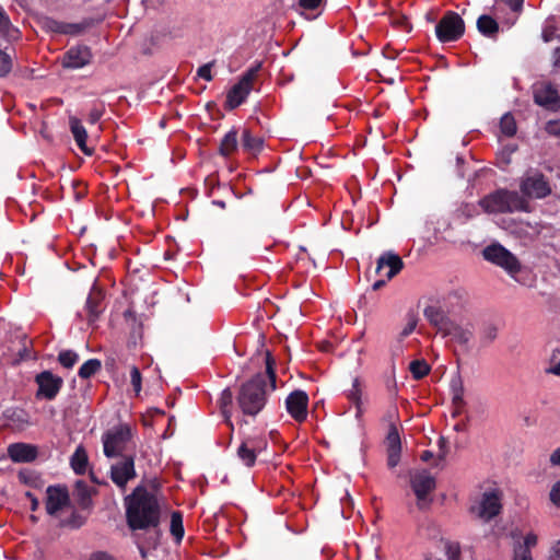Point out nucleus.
<instances>
[{"instance_id":"obj_1","label":"nucleus","mask_w":560,"mask_h":560,"mask_svg":"<svg viewBox=\"0 0 560 560\" xmlns=\"http://www.w3.org/2000/svg\"><path fill=\"white\" fill-rule=\"evenodd\" d=\"M275 361L269 352L266 355V375L257 373L243 383L236 396L240 410L245 416L256 417L266 406L268 392L276 389Z\"/></svg>"},{"instance_id":"obj_2","label":"nucleus","mask_w":560,"mask_h":560,"mask_svg":"<svg viewBox=\"0 0 560 560\" xmlns=\"http://www.w3.org/2000/svg\"><path fill=\"white\" fill-rule=\"evenodd\" d=\"M127 525L131 530L154 529L160 525L161 508L156 497L145 487H136L125 497Z\"/></svg>"},{"instance_id":"obj_3","label":"nucleus","mask_w":560,"mask_h":560,"mask_svg":"<svg viewBox=\"0 0 560 560\" xmlns=\"http://www.w3.org/2000/svg\"><path fill=\"white\" fill-rule=\"evenodd\" d=\"M479 205L488 213H513L527 212L529 206L527 200L516 191L499 189L486 196Z\"/></svg>"},{"instance_id":"obj_4","label":"nucleus","mask_w":560,"mask_h":560,"mask_svg":"<svg viewBox=\"0 0 560 560\" xmlns=\"http://www.w3.org/2000/svg\"><path fill=\"white\" fill-rule=\"evenodd\" d=\"M131 439L132 430L128 423L112 427L102 435L104 455L107 458L122 457Z\"/></svg>"},{"instance_id":"obj_5","label":"nucleus","mask_w":560,"mask_h":560,"mask_svg":"<svg viewBox=\"0 0 560 560\" xmlns=\"http://www.w3.org/2000/svg\"><path fill=\"white\" fill-rule=\"evenodd\" d=\"M485 260L504 269L512 278L521 271L517 257L500 243H492L482 250Z\"/></svg>"},{"instance_id":"obj_6","label":"nucleus","mask_w":560,"mask_h":560,"mask_svg":"<svg viewBox=\"0 0 560 560\" xmlns=\"http://www.w3.org/2000/svg\"><path fill=\"white\" fill-rule=\"evenodd\" d=\"M464 33L465 22L454 11H446L435 25V36L442 44L457 42L463 37Z\"/></svg>"},{"instance_id":"obj_7","label":"nucleus","mask_w":560,"mask_h":560,"mask_svg":"<svg viewBox=\"0 0 560 560\" xmlns=\"http://www.w3.org/2000/svg\"><path fill=\"white\" fill-rule=\"evenodd\" d=\"M502 493L499 489H490L481 494L480 501L470 508V512L483 522H490L501 513Z\"/></svg>"},{"instance_id":"obj_8","label":"nucleus","mask_w":560,"mask_h":560,"mask_svg":"<svg viewBox=\"0 0 560 560\" xmlns=\"http://www.w3.org/2000/svg\"><path fill=\"white\" fill-rule=\"evenodd\" d=\"M37 23L46 33L75 36L89 28L92 25V20L85 19L80 23H67L51 16L42 15L37 19Z\"/></svg>"},{"instance_id":"obj_9","label":"nucleus","mask_w":560,"mask_h":560,"mask_svg":"<svg viewBox=\"0 0 560 560\" xmlns=\"http://www.w3.org/2000/svg\"><path fill=\"white\" fill-rule=\"evenodd\" d=\"M520 189L528 198L542 199L550 195L551 187L538 171H528L521 179Z\"/></svg>"},{"instance_id":"obj_10","label":"nucleus","mask_w":560,"mask_h":560,"mask_svg":"<svg viewBox=\"0 0 560 560\" xmlns=\"http://www.w3.org/2000/svg\"><path fill=\"white\" fill-rule=\"evenodd\" d=\"M410 486L417 497L418 508L422 510L429 506L432 500L428 497L436 487L435 478L428 470H421L411 476Z\"/></svg>"},{"instance_id":"obj_11","label":"nucleus","mask_w":560,"mask_h":560,"mask_svg":"<svg viewBox=\"0 0 560 560\" xmlns=\"http://www.w3.org/2000/svg\"><path fill=\"white\" fill-rule=\"evenodd\" d=\"M37 384L36 398L54 400L63 386L62 377L54 374L51 371L45 370L35 376Z\"/></svg>"},{"instance_id":"obj_12","label":"nucleus","mask_w":560,"mask_h":560,"mask_svg":"<svg viewBox=\"0 0 560 560\" xmlns=\"http://www.w3.org/2000/svg\"><path fill=\"white\" fill-rule=\"evenodd\" d=\"M110 479L120 489H125L127 483L136 478L135 456L125 455L120 460L110 466Z\"/></svg>"},{"instance_id":"obj_13","label":"nucleus","mask_w":560,"mask_h":560,"mask_svg":"<svg viewBox=\"0 0 560 560\" xmlns=\"http://www.w3.org/2000/svg\"><path fill=\"white\" fill-rule=\"evenodd\" d=\"M534 102L548 109L556 112L560 108V96L557 89L550 82L537 83L533 88Z\"/></svg>"},{"instance_id":"obj_14","label":"nucleus","mask_w":560,"mask_h":560,"mask_svg":"<svg viewBox=\"0 0 560 560\" xmlns=\"http://www.w3.org/2000/svg\"><path fill=\"white\" fill-rule=\"evenodd\" d=\"M308 396L302 389H295L285 398V408L288 413L298 422H302L307 417Z\"/></svg>"},{"instance_id":"obj_15","label":"nucleus","mask_w":560,"mask_h":560,"mask_svg":"<svg viewBox=\"0 0 560 560\" xmlns=\"http://www.w3.org/2000/svg\"><path fill=\"white\" fill-rule=\"evenodd\" d=\"M46 512L55 515L70 502L69 492L63 486H49L46 490Z\"/></svg>"},{"instance_id":"obj_16","label":"nucleus","mask_w":560,"mask_h":560,"mask_svg":"<svg viewBox=\"0 0 560 560\" xmlns=\"http://www.w3.org/2000/svg\"><path fill=\"white\" fill-rule=\"evenodd\" d=\"M92 58L91 50L85 45H78L67 50L62 58V66L68 69H80L89 65Z\"/></svg>"},{"instance_id":"obj_17","label":"nucleus","mask_w":560,"mask_h":560,"mask_svg":"<svg viewBox=\"0 0 560 560\" xmlns=\"http://www.w3.org/2000/svg\"><path fill=\"white\" fill-rule=\"evenodd\" d=\"M402 267L404 261L397 254L386 252L378 257L375 271L377 275H382V271L385 268H388L385 277L387 280H390L402 269Z\"/></svg>"},{"instance_id":"obj_18","label":"nucleus","mask_w":560,"mask_h":560,"mask_svg":"<svg viewBox=\"0 0 560 560\" xmlns=\"http://www.w3.org/2000/svg\"><path fill=\"white\" fill-rule=\"evenodd\" d=\"M387 465L389 468H394L400 460L401 442L397 428L390 424L387 436Z\"/></svg>"},{"instance_id":"obj_19","label":"nucleus","mask_w":560,"mask_h":560,"mask_svg":"<svg viewBox=\"0 0 560 560\" xmlns=\"http://www.w3.org/2000/svg\"><path fill=\"white\" fill-rule=\"evenodd\" d=\"M103 311V293L98 290H92L85 302L88 324L90 326L95 325Z\"/></svg>"},{"instance_id":"obj_20","label":"nucleus","mask_w":560,"mask_h":560,"mask_svg":"<svg viewBox=\"0 0 560 560\" xmlns=\"http://www.w3.org/2000/svg\"><path fill=\"white\" fill-rule=\"evenodd\" d=\"M8 455L14 463H30L37 457V448L31 444L14 443L9 445Z\"/></svg>"},{"instance_id":"obj_21","label":"nucleus","mask_w":560,"mask_h":560,"mask_svg":"<svg viewBox=\"0 0 560 560\" xmlns=\"http://www.w3.org/2000/svg\"><path fill=\"white\" fill-rule=\"evenodd\" d=\"M474 336V325L467 323L459 325L455 322H451L450 326L443 334V337H451L454 341L460 345H467Z\"/></svg>"},{"instance_id":"obj_22","label":"nucleus","mask_w":560,"mask_h":560,"mask_svg":"<svg viewBox=\"0 0 560 560\" xmlns=\"http://www.w3.org/2000/svg\"><path fill=\"white\" fill-rule=\"evenodd\" d=\"M423 315L442 335L452 322L442 308L434 305H428L423 311Z\"/></svg>"},{"instance_id":"obj_23","label":"nucleus","mask_w":560,"mask_h":560,"mask_svg":"<svg viewBox=\"0 0 560 560\" xmlns=\"http://www.w3.org/2000/svg\"><path fill=\"white\" fill-rule=\"evenodd\" d=\"M250 91L252 89L244 85V83L237 82L234 84L226 95L225 108L232 110L238 107L245 102Z\"/></svg>"},{"instance_id":"obj_24","label":"nucleus","mask_w":560,"mask_h":560,"mask_svg":"<svg viewBox=\"0 0 560 560\" xmlns=\"http://www.w3.org/2000/svg\"><path fill=\"white\" fill-rule=\"evenodd\" d=\"M427 230L433 233L434 241L444 238V233L452 228L451 221L445 217H430L425 222Z\"/></svg>"},{"instance_id":"obj_25","label":"nucleus","mask_w":560,"mask_h":560,"mask_svg":"<svg viewBox=\"0 0 560 560\" xmlns=\"http://www.w3.org/2000/svg\"><path fill=\"white\" fill-rule=\"evenodd\" d=\"M70 130L74 138L77 145L81 149L82 152L90 155L92 151H90L86 147L88 132L81 120L77 117H70L69 119Z\"/></svg>"},{"instance_id":"obj_26","label":"nucleus","mask_w":560,"mask_h":560,"mask_svg":"<svg viewBox=\"0 0 560 560\" xmlns=\"http://www.w3.org/2000/svg\"><path fill=\"white\" fill-rule=\"evenodd\" d=\"M478 32L488 38H495L499 33V23L490 15L482 14L477 20Z\"/></svg>"},{"instance_id":"obj_27","label":"nucleus","mask_w":560,"mask_h":560,"mask_svg":"<svg viewBox=\"0 0 560 560\" xmlns=\"http://www.w3.org/2000/svg\"><path fill=\"white\" fill-rule=\"evenodd\" d=\"M242 147L245 151L257 154L264 147V140L261 137L254 136L249 130L245 129L242 136Z\"/></svg>"},{"instance_id":"obj_28","label":"nucleus","mask_w":560,"mask_h":560,"mask_svg":"<svg viewBox=\"0 0 560 560\" xmlns=\"http://www.w3.org/2000/svg\"><path fill=\"white\" fill-rule=\"evenodd\" d=\"M0 35L3 36L8 40H15L19 38L20 32L16 27H14L4 12V10L0 7Z\"/></svg>"},{"instance_id":"obj_29","label":"nucleus","mask_w":560,"mask_h":560,"mask_svg":"<svg viewBox=\"0 0 560 560\" xmlns=\"http://www.w3.org/2000/svg\"><path fill=\"white\" fill-rule=\"evenodd\" d=\"M233 392L229 387L222 390L219 399L221 412L225 419V422L231 427V429H233V423L231 422V407L233 404Z\"/></svg>"},{"instance_id":"obj_30","label":"nucleus","mask_w":560,"mask_h":560,"mask_svg":"<svg viewBox=\"0 0 560 560\" xmlns=\"http://www.w3.org/2000/svg\"><path fill=\"white\" fill-rule=\"evenodd\" d=\"M237 457L246 466L253 467L256 463L257 455L255 454V447L250 446V442L245 440L237 447Z\"/></svg>"},{"instance_id":"obj_31","label":"nucleus","mask_w":560,"mask_h":560,"mask_svg":"<svg viewBox=\"0 0 560 560\" xmlns=\"http://www.w3.org/2000/svg\"><path fill=\"white\" fill-rule=\"evenodd\" d=\"M70 464L73 471L78 475H82L86 471L88 455L82 446L77 447L74 453L71 455Z\"/></svg>"},{"instance_id":"obj_32","label":"nucleus","mask_w":560,"mask_h":560,"mask_svg":"<svg viewBox=\"0 0 560 560\" xmlns=\"http://www.w3.org/2000/svg\"><path fill=\"white\" fill-rule=\"evenodd\" d=\"M237 148V131L231 129L221 140L219 151L223 156H229Z\"/></svg>"},{"instance_id":"obj_33","label":"nucleus","mask_w":560,"mask_h":560,"mask_svg":"<svg viewBox=\"0 0 560 560\" xmlns=\"http://www.w3.org/2000/svg\"><path fill=\"white\" fill-rule=\"evenodd\" d=\"M452 402L454 407H463L464 400V385L459 376L451 381Z\"/></svg>"},{"instance_id":"obj_34","label":"nucleus","mask_w":560,"mask_h":560,"mask_svg":"<svg viewBox=\"0 0 560 560\" xmlns=\"http://www.w3.org/2000/svg\"><path fill=\"white\" fill-rule=\"evenodd\" d=\"M101 368L102 363L98 359H89L80 366L78 375L83 380H88L98 372Z\"/></svg>"},{"instance_id":"obj_35","label":"nucleus","mask_w":560,"mask_h":560,"mask_svg":"<svg viewBox=\"0 0 560 560\" xmlns=\"http://www.w3.org/2000/svg\"><path fill=\"white\" fill-rule=\"evenodd\" d=\"M537 545V536L534 533H529L525 536L524 542L514 548V555L516 556H532L530 548Z\"/></svg>"},{"instance_id":"obj_36","label":"nucleus","mask_w":560,"mask_h":560,"mask_svg":"<svg viewBox=\"0 0 560 560\" xmlns=\"http://www.w3.org/2000/svg\"><path fill=\"white\" fill-rule=\"evenodd\" d=\"M406 325L399 334L398 342L400 343L406 337L412 334L418 325V315L413 311H409L406 315Z\"/></svg>"},{"instance_id":"obj_37","label":"nucleus","mask_w":560,"mask_h":560,"mask_svg":"<svg viewBox=\"0 0 560 560\" xmlns=\"http://www.w3.org/2000/svg\"><path fill=\"white\" fill-rule=\"evenodd\" d=\"M501 132L506 137H512L516 133V122L510 113H505L500 120Z\"/></svg>"},{"instance_id":"obj_38","label":"nucleus","mask_w":560,"mask_h":560,"mask_svg":"<svg viewBox=\"0 0 560 560\" xmlns=\"http://www.w3.org/2000/svg\"><path fill=\"white\" fill-rule=\"evenodd\" d=\"M170 530L172 535L177 539L182 540L184 536L183 517L179 512H173L171 515Z\"/></svg>"},{"instance_id":"obj_39","label":"nucleus","mask_w":560,"mask_h":560,"mask_svg":"<svg viewBox=\"0 0 560 560\" xmlns=\"http://www.w3.org/2000/svg\"><path fill=\"white\" fill-rule=\"evenodd\" d=\"M409 370L415 380H421L430 372V366L424 360H415L410 363Z\"/></svg>"},{"instance_id":"obj_40","label":"nucleus","mask_w":560,"mask_h":560,"mask_svg":"<svg viewBox=\"0 0 560 560\" xmlns=\"http://www.w3.org/2000/svg\"><path fill=\"white\" fill-rule=\"evenodd\" d=\"M79 361V354L73 350H62L58 354V362L66 369H71Z\"/></svg>"},{"instance_id":"obj_41","label":"nucleus","mask_w":560,"mask_h":560,"mask_svg":"<svg viewBox=\"0 0 560 560\" xmlns=\"http://www.w3.org/2000/svg\"><path fill=\"white\" fill-rule=\"evenodd\" d=\"M78 503L82 509H88L92 505V499L89 488L82 482L77 483Z\"/></svg>"},{"instance_id":"obj_42","label":"nucleus","mask_w":560,"mask_h":560,"mask_svg":"<svg viewBox=\"0 0 560 560\" xmlns=\"http://www.w3.org/2000/svg\"><path fill=\"white\" fill-rule=\"evenodd\" d=\"M7 417L14 423L19 425H28L30 424V416L24 409H12L8 410Z\"/></svg>"},{"instance_id":"obj_43","label":"nucleus","mask_w":560,"mask_h":560,"mask_svg":"<svg viewBox=\"0 0 560 560\" xmlns=\"http://www.w3.org/2000/svg\"><path fill=\"white\" fill-rule=\"evenodd\" d=\"M261 68V62H256L250 68H248L241 77L240 83H244V85L248 86L249 89L253 88V81L255 77L257 75L258 71Z\"/></svg>"},{"instance_id":"obj_44","label":"nucleus","mask_w":560,"mask_h":560,"mask_svg":"<svg viewBox=\"0 0 560 560\" xmlns=\"http://www.w3.org/2000/svg\"><path fill=\"white\" fill-rule=\"evenodd\" d=\"M347 397L352 404L362 401V388L359 377L353 378L352 387L348 390Z\"/></svg>"},{"instance_id":"obj_45","label":"nucleus","mask_w":560,"mask_h":560,"mask_svg":"<svg viewBox=\"0 0 560 560\" xmlns=\"http://www.w3.org/2000/svg\"><path fill=\"white\" fill-rule=\"evenodd\" d=\"M12 70V59L9 54L0 49V78L7 77Z\"/></svg>"},{"instance_id":"obj_46","label":"nucleus","mask_w":560,"mask_h":560,"mask_svg":"<svg viewBox=\"0 0 560 560\" xmlns=\"http://www.w3.org/2000/svg\"><path fill=\"white\" fill-rule=\"evenodd\" d=\"M445 553L448 560H459L460 558V546L458 542L446 541Z\"/></svg>"},{"instance_id":"obj_47","label":"nucleus","mask_w":560,"mask_h":560,"mask_svg":"<svg viewBox=\"0 0 560 560\" xmlns=\"http://www.w3.org/2000/svg\"><path fill=\"white\" fill-rule=\"evenodd\" d=\"M130 382H131V385L133 387L136 395H139V393L141 392V388H142V386H141L142 377H141L140 370L135 365L130 370Z\"/></svg>"},{"instance_id":"obj_48","label":"nucleus","mask_w":560,"mask_h":560,"mask_svg":"<svg viewBox=\"0 0 560 560\" xmlns=\"http://www.w3.org/2000/svg\"><path fill=\"white\" fill-rule=\"evenodd\" d=\"M497 336H498V328L494 325L490 324L483 328L482 334H481V339L485 345H489L497 338Z\"/></svg>"},{"instance_id":"obj_49","label":"nucleus","mask_w":560,"mask_h":560,"mask_svg":"<svg viewBox=\"0 0 560 560\" xmlns=\"http://www.w3.org/2000/svg\"><path fill=\"white\" fill-rule=\"evenodd\" d=\"M85 522V518L81 516L79 513L73 512L68 520L62 521L63 526H69L71 528H79Z\"/></svg>"},{"instance_id":"obj_50","label":"nucleus","mask_w":560,"mask_h":560,"mask_svg":"<svg viewBox=\"0 0 560 560\" xmlns=\"http://www.w3.org/2000/svg\"><path fill=\"white\" fill-rule=\"evenodd\" d=\"M549 499L553 505L560 508V479L551 487Z\"/></svg>"},{"instance_id":"obj_51","label":"nucleus","mask_w":560,"mask_h":560,"mask_svg":"<svg viewBox=\"0 0 560 560\" xmlns=\"http://www.w3.org/2000/svg\"><path fill=\"white\" fill-rule=\"evenodd\" d=\"M103 114H104V106L103 105L94 106L89 112V117H88L89 122L90 124H96L101 119Z\"/></svg>"},{"instance_id":"obj_52","label":"nucleus","mask_w":560,"mask_h":560,"mask_svg":"<svg viewBox=\"0 0 560 560\" xmlns=\"http://www.w3.org/2000/svg\"><path fill=\"white\" fill-rule=\"evenodd\" d=\"M245 441L250 442V446L255 447V454L257 456L267 447V442L262 439L248 438Z\"/></svg>"},{"instance_id":"obj_53","label":"nucleus","mask_w":560,"mask_h":560,"mask_svg":"<svg viewBox=\"0 0 560 560\" xmlns=\"http://www.w3.org/2000/svg\"><path fill=\"white\" fill-rule=\"evenodd\" d=\"M545 129L549 135L560 137V119L549 120Z\"/></svg>"},{"instance_id":"obj_54","label":"nucleus","mask_w":560,"mask_h":560,"mask_svg":"<svg viewBox=\"0 0 560 560\" xmlns=\"http://www.w3.org/2000/svg\"><path fill=\"white\" fill-rule=\"evenodd\" d=\"M211 67H212V63H206V65L199 67L198 71H197L198 77L206 81H211L212 80Z\"/></svg>"},{"instance_id":"obj_55","label":"nucleus","mask_w":560,"mask_h":560,"mask_svg":"<svg viewBox=\"0 0 560 560\" xmlns=\"http://www.w3.org/2000/svg\"><path fill=\"white\" fill-rule=\"evenodd\" d=\"M323 0H299V7L303 10H315Z\"/></svg>"},{"instance_id":"obj_56","label":"nucleus","mask_w":560,"mask_h":560,"mask_svg":"<svg viewBox=\"0 0 560 560\" xmlns=\"http://www.w3.org/2000/svg\"><path fill=\"white\" fill-rule=\"evenodd\" d=\"M504 2L513 12H521L525 0H501Z\"/></svg>"},{"instance_id":"obj_57","label":"nucleus","mask_w":560,"mask_h":560,"mask_svg":"<svg viewBox=\"0 0 560 560\" xmlns=\"http://www.w3.org/2000/svg\"><path fill=\"white\" fill-rule=\"evenodd\" d=\"M546 373L560 376V359L556 360L553 363L549 361V366L546 369Z\"/></svg>"},{"instance_id":"obj_58","label":"nucleus","mask_w":560,"mask_h":560,"mask_svg":"<svg viewBox=\"0 0 560 560\" xmlns=\"http://www.w3.org/2000/svg\"><path fill=\"white\" fill-rule=\"evenodd\" d=\"M548 560H560V539L550 548Z\"/></svg>"},{"instance_id":"obj_59","label":"nucleus","mask_w":560,"mask_h":560,"mask_svg":"<svg viewBox=\"0 0 560 560\" xmlns=\"http://www.w3.org/2000/svg\"><path fill=\"white\" fill-rule=\"evenodd\" d=\"M91 560H115L110 555L104 551H98L92 555Z\"/></svg>"},{"instance_id":"obj_60","label":"nucleus","mask_w":560,"mask_h":560,"mask_svg":"<svg viewBox=\"0 0 560 560\" xmlns=\"http://www.w3.org/2000/svg\"><path fill=\"white\" fill-rule=\"evenodd\" d=\"M550 463L553 466H560V446L557 447L550 455Z\"/></svg>"},{"instance_id":"obj_61","label":"nucleus","mask_w":560,"mask_h":560,"mask_svg":"<svg viewBox=\"0 0 560 560\" xmlns=\"http://www.w3.org/2000/svg\"><path fill=\"white\" fill-rule=\"evenodd\" d=\"M552 63L556 68L560 67V47L555 48L552 51Z\"/></svg>"},{"instance_id":"obj_62","label":"nucleus","mask_w":560,"mask_h":560,"mask_svg":"<svg viewBox=\"0 0 560 560\" xmlns=\"http://www.w3.org/2000/svg\"><path fill=\"white\" fill-rule=\"evenodd\" d=\"M353 405H354V407H355V419H357L358 421H360V420H361V418H362V416H363V413H364V409H363V406H362V401H360V402H355V404H353Z\"/></svg>"},{"instance_id":"obj_63","label":"nucleus","mask_w":560,"mask_h":560,"mask_svg":"<svg viewBox=\"0 0 560 560\" xmlns=\"http://www.w3.org/2000/svg\"><path fill=\"white\" fill-rule=\"evenodd\" d=\"M559 355H560V345H557L556 347H553L551 349L550 362L551 363L556 362V360L559 359Z\"/></svg>"},{"instance_id":"obj_64","label":"nucleus","mask_w":560,"mask_h":560,"mask_svg":"<svg viewBox=\"0 0 560 560\" xmlns=\"http://www.w3.org/2000/svg\"><path fill=\"white\" fill-rule=\"evenodd\" d=\"M472 210H474V207L472 206H469V205H465L463 207V212L465 213V215L467 218H471L474 214H472Z\"/></svg>"}]
</instances>
